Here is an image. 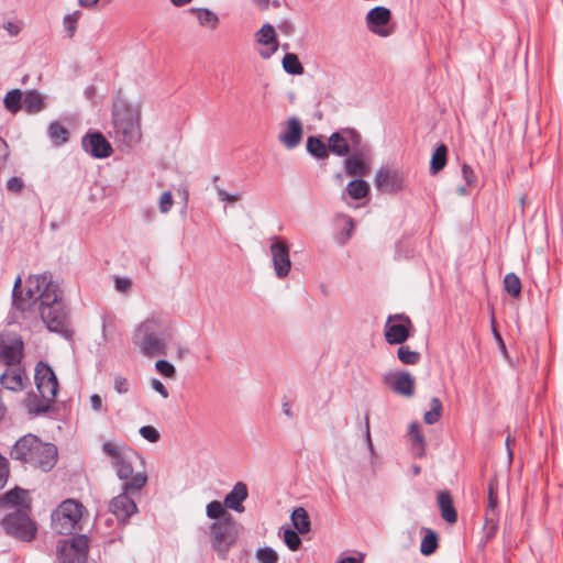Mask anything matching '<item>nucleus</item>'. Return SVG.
I'll return each mask as SVG.
<instances>
[{
    "mask_svg": "<svg viewBox=\"0 0 563 563\" xmlns=\"http://www.w3.org/2000/svg\"><path fill=\"white\" fill-rule=\"evenodd\" d=\"M298 533H299L298 531H295L291 529L284 530V542L291 551L298 550L301 544V540H300Z\"/></svg>",
    "mask_w": 563,
    "mask_h": 563,
    "instance_id": "49530a36",
    "label": "nucleus"
},
{
    "mask_svg": "<svg viewBox=\"0 0 563 563\" xmlns=\"http://www.w3.org/2000/svg\"><path fill=\"white\" fill-rule=\"evenodd\" d=\"M362 143L361 134L351 128L341 129L332 133L328 141L329 152L336 156H346L358 151Z\"/></svg>",
    "mask_w": 563,
    "mask_h": 563,
    "instance_id": "9b49d317",
    "label": "nucleus"
},
{
    "mask_svg": "<svg viewBox=\"0 0 563 563\" xmlns=\"http://www.w3.org/2000/svg\"><path fill=\"white\" fill-rule=\"evenodd\" d=\"M389 20L390 11L385 7H375L366 15L368 30L379 36H388L390 34L386 27Z\"/></svg>",
    "mask_w": 563,
    "mask_h": 563,
    "instance_id": "6ab92c4d",
    "label": "nucleus"
},
{
    "mask_svg": "<svg viewBox=\"0 0 563 563\" xmlns=\"http://www.w3.org/2000/svg\"><path fill=\"white\" fill-rule=\"evenodd\" d=\"M462 177L465 180L466 186L473 187L476 185L477 178L473 168L470 165H462Z\"/></svg>",
    "mask_w": 563,
    "mask_h": 563,
    "instance_id": "3c124183",
    "label": "nucleus"
},
{
    "mask_svg": "<svg viewBox=\"0 0 563 563\" xmlns=\"http://www.w3.org/2000/svg\"><path fill=\"white\" fill-rule=\"evenodd\" d=\"M23 341L15 333H0V363L7 366H13L21 362L23 357Z\"/></svg>",
    "mask_w": 563,
    "mask_h": 563,
    "instance_id": "ddd939ff",
    "label": "nucleus"
},
{
    "mask_svg": "<svg viewBox=\"0 0 563 563\" xmlns=\"http://www.w3.org/2000/svg\"><path fill=\"white\" fill-rule=\"evenodd\" d=\"M397 356L402 364L415 365L420 361V353L410 350L407 345H401L397 351Z\"/></svg>",
    "mask_w": 563,
    "mask_h": 563,
    "instance_id": "a19ab883",
    "label": "nucleus"
},
{
    "mask_svg": "<svg viewBox=\"0 0 563 563\" xmlns=\"http://www.w3.org/2000/svg\"><path fill=\"white\" fill-rule=\"evenodd\" d=\"M82 148L95 158H106L112 154V146L100 132L87 133L81 140Z\"/></svg>",
    "mask_w": 563,
    "mask_h": 563,
    "instance_id": "f3484780",
    "label": "nucleus"
},
{
    "mask_svg": "<svg viewBox=\"0 0 563 563\" xmlns=\"http://www.w3.org/2000/svg\"><path fill=\"white\" fill-rule=\"evenodd\" d=\"M113 388L118 394H126L130 390V383L125 377L115 376Z\"/></svg>",
    "mask_w": 563,
    "mask_h": 563,
    "instance_id": "603ef678",
    "label": "nucleus"
},
{
    "mask_svg": "<svg viewBox=\"0 0 563 563\" xmlns=\"http://www.w3.org/2000/svg\"><path fill=\"white\" fill-rule=\"evenodd\" d=\"M497 483L490 481L488 484V504L485 512L486 525L489 526V534L494 533L497 529Z\"/></svg>",
    "mask_w": 563,
    "mask_h": 563,
    "instance_id": "5701e85b",
    "label": "nucleus"
},
{
    "mask_svg": "<svg viewBox=\"0 0 563 563\" xmlns=\"http://www.w3.org/2000/svg\"><path fill=\"white\" fill-rule=\"evenodd\" d=\"M58 550L60 553L75 551L78 556H85L88 551V539L86 536H76L70 540H63L58 543Z\"/></svg>",
    "mask_w": 563,
    "mask_h": 563,
    "instance_id": "a878e982",
    "label": "nucleus"
},
{
    "mask_svg": "<svg viewBox=\"0 0 563 563\" xmlns=\"http://www.w3.org/2000/svg\"><path fill=\"white\" fill-rule=\"evenodd\" d=\"M411 320L406 314L389 316L385 324V339L389 344H402L410 336Z\"/></svg>",
    "mask_w": 563,
    "mask_h": 563,
    "instance_id": "4468645a",
    "label": "nucleus"
},
{
    "mask_svg": "<svg viewBox=\"0 0 563 563\" xmlns=\"http://www.w3.org/2000/svg\"><path fill=\"white\" fill-rule=\"evenodd\" d=\"M364 435H365V441L367 443L369 452L374 453V446H373V443H372L371 431H369V419H368V416L365 417V434Z\"/></svg>",
    "mask_w": 563,
    "mask_h": 563,
    "instance_id": "680f3d73",
    "label": "nucleus"
},
{
    "mask_svg": "<svg viewBox=\"0 0 563 563\" xmlns=\"http://www.w3.org/2000/svg\"><path fill=\"white\" fill-rule=\"evenodd\" d=\"M269 242V254L274 273L277 278L285 279L291 271L289 244L279 236H272Z\"/></svg>",
    "mask_w": 563,
    "mask_h": 563,
    "instance_id": "f8f14e48",
    "label": "nucleus"
},
{
    "mask_svg": "<svg viewBox=\"0 0 563 563\" xmlns=\"http://www.w3.org/2000/svg\"><path fill=\"white\" fill-rule=\"evenodd\" d=\"M139 432L148 442L155 443L159 440L158 431L152 426H144Z\"/></svg>",
    "mask_w": 563,
    "mask_h": 563,
    "instance_id": "8fccbe9b",
    "label": "nucleus"
},
{
    "mask_svg": "<svg viewBox=\"0 0 563 563\" xmlns=\"http://www.w3.org/2000/svg\"><path fill=\"white\" fill-rule=\"evenodd\" d=\"M515 442V439L511 438L510 435H508L506 438V446L508 449V455H509V459L511 460L512 459V450H511V444Z\"/></svg>",
    "mask_w": 563,
    "mask_h": 563,
    "instance_id": "774afa93",
    "label": "nucleus"
},
{
    "mask_svg": "<svg viewBox=\"0 0 563 563\" xmlns=\"http://www.w3.org/2000/svg\"><path fill=\"white\" fill-rule=\"evenodd\" d=\"M430 410L424 413V422L428 424H434L441 417L442 404L439 398L433 397L430 401Z\"/></svg>",
    "mask_w": 563,
    "mask_h": 563,
    "instance_id": "79ce46f5",
    "label": "nucleus"
},
{
    "mask_svg": "<svg viewBox=\"0 0 563 563\" xmlns=\"http://www.w3.org/2000/svg\"><path fill=\"white\" fill-rule=\"evenodd\" d=\"M135 493L136 492H126L125 489H122V493L110 501V510L118 520H126L136 512V504L131 498V495Z\"/></svg>",
    "mask_w": 563,
    "mask_h": 563,
    "instance_id": "a211bd4d",
    "label": "nucleus"
},
{
    "mask_svg": "<svg viewBox=\"0 0 563 563\" xmlns=\"http://www.w3.org/2000/svg\"><path fill=\"white\" fill-rule=\"evenodd\" d=\"M217 194H218L219 199L222 200V201L235 202V201H239L241 199V195L240 194L231 195V194L227 192L222 188H217Z\"/></svg>",
    "mask_w": 563,
    "mask_h": 563,
    "instance_id": "6e6d98bb",
    "label": "nucleus"
},
{
    "mask_svg": "<svg viewBox=\"0 0 563 563\" xmlns=\"http://www.w3.org/2000/svg\"><path fill=\"white\" fill-rule=\"evenodd\" d=\"M209 539L212 549L221 560H227L230 550L235 545L239 527L232 516H227L210 525Z\"/></svg>",
    "mask_w": 563,
    "mask_h": 563,
    "instance_id": "6e6552de",
    "label": "nucleus"
},
{
    "mask_svg": "<svg viewBox=\"0 0 563 563\" xmlns=\"http://www.w3.org/2000/svg\"><path fill=\"white\" fill-rule=\"evenodd\" d=\"M23 188V181L19 177H11L7 181V189L12 192H20Z\"/></svg>",
    "mask_w": 563,
    "mask_h": 563,
    "instance_id": "4d7b16f0",
    "label": "nucleus"
},
{
    "mask_svg": "<svg viewBox=\"0 0 563 563\" xmlns=\"http://www.w3.org/2000/svg\"><path fill=\"white\" fill-rule=\"evenodd\" d=\"M81 11L76 10L71 13H68L63 19L64 30L67 32V36L71 38L76 32L77 23L81 18Z\"/></svg>",
    "mask_w": 563,
    "mask_h": 563,
    "instance_id": "37998d69",
    "label": "nucleus"
},
{
    "mask_svg": "<svg viewBox=\"0 0 563 563\" xmlns=\"http://www.w3.org/2000/svg\"><path fill=\"white\" fill-rule=\"evenodd\" d=\"M174 205L173 195L170 191H164L158 201V208L162 213H167Z\"/></svg>",
    "mask_w": 563,
    "mask_h": 563,
    "instance_id": "09e8293b",
    "label": "nucleus"
},
{
    "mask_svg": "<svg viewBox=\"0 0 563 563\" xmlns=\"http://www.w3.org/2000/svg\"><path fill=\"white\" fill-rule=\"evenodd\" d=\"M23 92L20 89L8 91L3 98L4 108L15 114L22 109Z\"/></svg>",
    "mask_w": 563,
    "mask_h": 563,
    "instance_id": "2f4dec72",
    "label": "nucleus"
},
{
    "mask_svg": "<svg viewBox=\"0 0 563 563\" xmlns=\"http://www.w3.org/2000/svg\"><path fill=\"white\" fill-rule=\"evenodd\" d=\"M344 168L349 176L358 177L367 175L369 170V166L363 159L362 153L360 151H354V153L345 159Z\"/></svg>",
    "mask_w": 563,
    "mask_h": 563,
    "instance_id": "393cba45",
    "label": "nucleus"
},
{
    "mask_svg": "<svg viewBox=\"0 0 563 563\" xmlns=\"http://www.w3.org/2000/svg\"><path fill=\"white\" fill-rule=\"evenodd\" d=\"M173 340L170 324L162 318L150 317L143 320L133 331L132 343L145 357L153 358L166 355Z\"/></svg>",
    "mask_w": 563,
    "mask_h": 563,
    "instance_id": "7ed1b4c3",
    "label": "nucleus"
},
{
    "mask_svg": "<svg viewBox=\"0 0 563 563\" xmlns=\"http://www.w3.org/2000/svg\"><path fill=\"white\" fill-rule=\"evenodd\" d=\"M190 12L195 13L201 26L216 29L219 23L218 15L207 8H191Z\"/></svg>",
    "mask_w": 563,
    "mask_h": 563,
    "instance_id": "7c9ffc66",
    "label": "nucleus"
},
{
    "mask_svg": "<svg viewBox=\"0 0 563 563\" xmlns=\"http://www.w3.org/2000/svg\"><path fill=\"white\" fill-rule=\"evenodd\" d=\"M37 308L38 316L49 332L59 334L66 340H70L74 331L69 327V318L67 307L63 300V296L56 299H49Z\"/></svg>",
    "mask_w": 563,
    "mask_h": 563,
    "instance_id": "423d86ee",
    "label": "nucleus"
},
{
    "mask_svg": "<svg viewBox=\"0 0 563 563\" xmlns=\"http://www.w3.org/2000/svg\"><path fill=\"white\" fill-rule=\"evenodd\" d=\"M346 191L352 199L360 200L369 192V185L365 180L354 179L347 184Z\"/></svg>",
    "mask_w": 563,
    "mask_h": 563,
    "instance_id": "f704fd0d",
    "label": "nucleus"
},
{
    "mask_svg": "<svg viewBox=\"0 0 563 563\" xmlns=\"http://www.w3.org/2000/svg\"><path fill=\"white\" fill-rule=\"evenodd\" d=\"M26 376L21 368H7L0 376L1 385L9 390L20 391L24 388Z\"/></svg>",
    "mask_w": 563,
    "mask_h": 563,
    "instance_id": "b1692460",
    "label": "nucleus"
},
{
    "mask_svg": "<svg viewBox=\"0 0 563 563\" xmlns=\"http://www.w3.org/2000/svg\"><path fill=\"white\" fill-rule=\"evenodd\" d=\"M384 383L398 395L411 397L415 394V377L409 372L387 373Z\"/></svg>",
    "mask_w": 563,
    "mask_h": 563,
    "instance_id": "2eb2a0df",
    "label": "nucleus"
},
{
    "mask_svg": "<svg viewBox=\"0 0 563 563\" xmlns=\"http://www.w3.org/2000/svg\"><path fill=\"white\" fill-rule=\"evenodd\" d=\"M151 387L155 391H157L163 398H168V396H169L168 390L159 379L153 378L151 380Z\"/></svg>",
    "mask_w": 563,
    "mask_h": 563,
    "instance_id": "13d9d810",
    "label": "nucleus"
},
{
    "mask_svg": "<svg viewBox=\"0 0 563 563\" xmlns=\"http://www.w3.org/2000/svg\"><path fill=\"white\" fill-rule=\"evenodd\" d=\"M438 505L441 510L442 518L449 523H455L457 520V514L453 507V501L449 492L439 493Z\"/></svg>",
    "mask_w": 563,
    "mask_h": 563,
    "instance_id": "cd10ccee",
    "label": "nucleus"
},
{
    "mask_svg": "<svg viewBox=\"0 0 563 563\" xmlns=\"http://www.w3.org/2000/svg\"><path fill=\"white\" fill-rule=\"evenodd\" d=\"M409 437L412 446L417 450V454L422 456L424 452V439L420 432V426L417 422H412L409 426Z\"/></svg>",
    "mask_w": 563,
    "mask_h": 563,
    "instance_id": "4c0bfd02",
    "label": "nucleus"
},
{
    "mask_svg": "<svg viewBox=\"0 0 563 563\" xmlns=\"http://www.w3.org/2000/svg\"><path fill=\"white\" fill-rule=\"evenodd\" d=\"M307 152L317 159H327L329 157V147L322 141L321 136L311 135L307 139Z\"/></svg>",
    "mask_w": 563,
    "mask_h": 563,
    "instance_id": "c85d7f7f",
    "label": "nucleus"
},
{
    "mask_svg": "<svg viewBox=\"0 0 563 563\" xmlns=\"http://www.w3.org/2000/svg\"><path fill=\"white\" fill-rule=\"evenodd\" d=\"M9 476V464L5 457L0 454V489L3 488Z\"/></svg>",
    "mask_w": 563,
    "mask_h": 563,
    "instance_id": "864d4df0",
    "label": "nucleus"
},
{
    "mask_svg": "<svg viewBox=\"0 0 563 563\" xmlns=\"http://www.w3.org/2000/svg\"><path fill=\"white\" fill-rule=\"evenodd\" d=\"M82 505L74 499H66L52 512V528L62 536L71 534L79 526Z\"/></svg>",
    "mask_w": 563,
    "mask_h": 563,
    "instance_id": "1a4fd4ad",
    "label": "nucleus"
},
{
    "mask_svg": "<svg viewBox=\"0 0 563 563\" xmlns=\"http://www.w3.org/2000/svg\"><path fill=\"white\" fill-rule=\"evenodd\" d=\"M54 296L57 299L63 296V291L51 273L30 275L24 287L21 276H18L12 289V306L14 310L24 314L32 306L38 307L45 301L49 302Z\"/></svg>",
    "mask_w": 563,
    "mask_h": 563,
    "instance_id": "f257e3e1",
    "label": "nucleus"
},
{
    "mask_svg": "<svg viewBox=\"0 0 563 563\" xmlns=\"http://www.w3.org/2000/svg\"><path fill=\"white\" fill-rule=\"evenodd\" d=\"M448 148L444 144L438 146L431 157L430 173L432 175L438 174L446 165Z\"/></svg>",
    "mask_w": 563,
    "mask_h": 563,
    "instance_id": "72a5a7b5",
    "label": "nucleus"
},
{
    "mask_svg": "<svg viewBox=\"0 0 563 563\" xmlns=\"http://www.w3.org/2000/svg\"><path fill=\"white\" fill-rule=\"evenodd\" d=\"M34 378L40 397L29 394L25 399V407L30 413L38 416L51 409L59 385L53 368L44 362L36 364Z\"/></svg>",
    "mask_w": 563,
    "mask_h": 563,
    "instance_id": "39448f33",
    "label": "nucleus"
},
{
    "mask_svg": "<svg viewBox=\"0 0 563 563\" xmlns=\"http://www.w3.org/2000/svg\"><path fill=\"white\" fill-rule=\"evenodd\" d=\"M3 29L9 32L10 35L15 36L20 33V27L13 22H5Z\"/></svg>",
    "mask_w": 563,
    "mask_h": 563,
    "instance_id": "0e129e2a",
    "label": "nucleus"
},
{
    "mask_svg": "<svg viewBox=\"0 0 563 563\" xmlns=\"http://www.w3.org/2000/svg\"><path fill=\"white\" fill-rule=\"evenodd\" d=\"M47 132H48V136H49L51 141L57 146H59L68 141L69 132L59 122H52L48 125Z\"/></svg>",
    "mask_w": 563,
    "mask_h": 563,
    "instance_id": "473e14b6",
    "label": "nucleus"
},
{
    "mask_svg": "<svg viewBox=\"0 0 563 563\" xmlns=\"http://www.w3.org/2000/svg\"><path fill=\"white\" fill-rule=\"evenodd\" d=\"M224 505L218 500L209 503L206 507V514L210 519L221 520L227 516H231L225 512Z\"/></svg>",
    "mask_w": 563,
    "mask_h": 563,
    "instance_id": "c03bdc74",
    "label": "nucleus"
},
{
    "mask_svg": "<svg viewBox=\"0 0 563 563\" xmlns=\"http://www.w3.org/2000/svg\"><path fill=\"white\" fill-rule=\"evenodd\" d=\"M10 455L13 460L47 472L56 464L57 449L52 443H44L37 437L27 434L15 442Z\"/></svg>",
    "mask_w": 563,
    "mask_h": 563,
    "instance_id": "20e7f679",
    "label": "nucleus"
},
{
    "mask_svg": "<svg viewBox=\"0 0 563 563\" xmlns=\"http://www.w3.org/2000/svg\"><path fill=\"white\" fill-rule=\"evenodd\" d=\"M302 133L301 121L297 117H291L286 121V129L278 139L287 150H294L300 144Z\"/></svg>",
    "mask_w": 563,
    "mask_h": 563,
    "instance_id": "aec40b11",
    "label": "nucleus"
},
{
    "mask_svg": "<svg viewBox=\"0 0 563 563\" xmlns=\"http://www.w3.org/2000/svg\"><path fill=\"white\" fill-rule=\"evenodd\" d=\"M255 558L260 563H278L279 562V555L278 553L269 548L264 547L256 550Z\"/></svg>",
    "mask_w": 563,
    "mask_h": 563,
    "instance_id": "a18cd8bd",
    "label": "nucleus"
},
{
    "mask_svg": "<svg viewBox=\"0 0 563 563\" xmlns=\"http://www.w3.org/2000/svg\"><path fill=\"white\" fill-rule=\"evenodd\" d=\"M90 406L91 409L96 412L106 411V408L103 407L102 398L98 394H93L90 396Z\"/></svg>",
    "mask_w": 563,
    "mask_h": 563,
    "instance_id": "bf43d9fd",
    "label": "nucleus"
},
{
    "mask_svg": "<svg viewBox=\"0 0 563 563\" xmlns=\"http://www.w3.org/2000/svg\"><path fill=\"white\" fill-rule=\"evenodd\" d=\"M178 194L181 196L183 201L186 206L188 202V197H189V192H188L187 188H185V187L179 188Z\"/></svg>",
    "mask_w": 563,
    "mask_h": 563,
    "instance_id": "338daca9",
    "label": "nucleus"
},
{
    "mask_svg": "<svg viewBox=\"0 0 563 563\" xmlns=\"http://www.w3.org/2000/svg\"><path fill=\"white\" fill-rule=\"evenodd\" d=\"M283 68L287 74L301 75L303 74V66L299 62V58L294 53H286L283 58Z\"/></svg>",
    "mask_w": 563,
    "mask_h": 563,
    "instance_id": "e433bc0d",
    "label": "nucleus"
},
{
    "mask_svg": "<svg viewBox=\"0 0 563 563\" xmlns=\"http://www.w3.org/2000/svg\"><path fill=\"white\" fill-rule=\"evenodd\" d=\"M438 548V536L434 531L428 530L420 544V552L423 555H431Z\"/></svg>",
    "mask_w": 563,
    "mask_h": 563,
    "instance_id": "58836bf2",
    "label": "nucleus"
},
{
    "mask_svg": "<svg viewBox=\"0 0 563 563\" xmlns=\"http://www.w3.org/2000/svg\"><path fill=\"white\" fill-rule=\"evenodd\" d=\"M345 220V228H344V239L343 243H345L352 235V231L354 230V221L351 217H343Z\"/></svg>",
    "mask_w": 563,
    "mask_h": 563,
    "instance_id": "052dcab7",
    "label": "nucleus"
},
{
    "mask_svg": "<svg viewBox=\"0 0 563 563\" xmlns=\"http://www.w3.org/2000/svg\"><path fill=\"white\" fill-rule=\"evenodd\" d=\"M155 368L165 377L172 378L176 374L175 366L166 360H158Z\"/></svg>",
    "mask_w": 563,
    "mask_h": 563,
    "instance_id": "de8ad7c7",
    "label": "nucleus"
},
{
    "mask_svg": "<svg viewBox=\"0 0 563 563\" xmlns=\"http://www.w3.org/2000/svg\"><path fill=\"white\" fill-rule=\"evenodd\" d=\"M256 37L260 44L268 46V48L261 51L260 55L263 58H269L278 48L274 27L268 23L264 24L256 33Z\"/></svg>",
    "mask_w": 563,
    "mask_h": 563,
    "instance_id": "4be33fe9",
    "label": "nucleus"
},
{
    "mask_svg": "<svg viewBox=\"0 0 563 563\" xmlns=\"http://www.w3.org/2000/svg\"><path fill=\"white\" fill-rule=\"evenodd\" d=\"M249 490L246 484L238 482L230 493L227 494L223 500V505L228 509H232L236 512H243V501L247 498Z\"/></svg>",
    "mask_w": 563,
    "mask_h": 563,
    "instance_id": "412c9836",
    "label": "nucleus"
},
{
    "mask_svg": "<svg viewBox=\"0 0 563 563\" xmlns=\"http://www.w3.org/2000/svg\"><path fill=\"white\" fill-rule=\"evenodd\" d=\"M27 492L22 488H14L9 492H7L3 496V501L7 505L12 506H25L27 503Z\"/></svg>",
    "mask_w": 563,
    "mask_h": 563,
    "instance_id": "c9c22d12",
    "label": "nucleus"
},
{
    "mask_svg": "<svg viewBox=\"0 0 563 563\" xmlns=\"http://www.w3.org/2000/svg\"><path fill=\"white\" fill-rule=\"evenodd\" d=\"M291 522L295 529L300 534H306L310 531V519L308 512L302 507L296 508L291 514Z\"/></svg>",
    "mask_w": 563,
    "mask_h": 563,
    "instance_id": "c756f323",
    "label": "nucleus"
},
{
    "mask_svg": "<svg viewBox=\"0 0 563 563\" xmlns=\"http://www.w3.org/2000/svg\"><path fill=\"white\" fill-rule=\"evenodd\" d=\"M114 139L125 146H132L141 140L139 114L129 107L114 108L112 113Z\"/></svg>",
    "mask_w": 563,
    "mask_h": 563,
    "instance_id": "0eeeda50",
    "label": "nucleus"
},
{
    "mask_svg": "<svg viewBox=\"0 0 563 563\" xmlns=\"http://www.w3.org/2000/svg\"><path fill=\"white\" fill-rule=\"evenodd\" d=\"M1 526L5 533L24 542L34 539L37 527L30 518L27 510L18 509L8 514L1 521Z\"/></svg>",
    "mask_w": 563,
    "mask_h": 563,
    "instance_id": "9d476101",
    "label": "nucleus"
},
{
    "mask_svg": "<svg viewBox=\"0 0 563 563\" xmlns=\"http://www.w3.org/2000/svg\"><path fill=\"white\" fill-rule=\"evenodd\" d=\"M114 285L118 291L128 292L131 289L132 280L128 277H117Z\"/></svg>",
    "mask_w": 563,
    "mask_h": 563,
    "instance_id": "5fc2aeb1",
    "label": "nucleus"
},
{
    "mask_svg": "<svg viewBox=\"0 0 563 563\" xmlns=\"http://www.w3.org/2000/svg\"><path fill=\"white\" fill-rule=\"evenodd\" d=\"M44 107V98L38 91L27 90L23 93L22 108L29 114L38 113Z\"/></svg>",
    "mask_w": 563,
    "mask_h": 563,
    "instance_id": "bb28decb",
    "label": "nucleus"
},
{
    "mask_svg": "<svg viewBox=\"0 0 563 563\" xmlns=\"http://www.w3.org/2000/svg\"><path fill=\"white\" fill-rule=\"evenodd\" d=\"M102 452L111 459L117 476L123 481L122 489L140 492L146 485L147 474L139 454L113 442H104Z\"/></svg>",
    "mask_w": 563,
    "mask_h": 563,
    "instance_id": "f03ea898",
    "label": "nucleus"
},
{
    "mask_svg": "<svg viewBox=\"0 0 563 563\" xmlns=\"http://www.w3.org/2000/svg\"><path fill=\"white\" fill-rule=\"evenodd\" d=\"M100 0H78V4L81 8L90 9L98 4Z\"/></svg>",
    "mask_w": 563,
    "mask_h": 563,
    "instance_id": "69168bd1",
    "label": "nucleus"
},
{
    "mask_svg": "<svg viewBox=\"0 0 563 563\" xmlns=\"http://www.w3.org/2000/svg\"><path fill=\"white\" fill-rule=\"evenodd\" d=\"M365 555L360 553L358 556H344L341 558L336 563H363Z\"/></svg>",
    "mask_w": 563,
    "mask_h": 563,
    "instance_id": "e2e57ef3",
    "label": "nucleus"
},
{
    "mask_svg": "<svg viewBox=\"0 0 563 563\" xmlns=\"http://www.w3.org/2000/svg\"><path fill=\"white\" fill-rule=\"evenodd\" d=\"M505 290L512 297H518L521 292V282L515 273H508L504 278Z\"/></svg>",
    "mask_w": 563,
    "mask_h": 563,
    "instance_id": "ea45409f",
    "label": "nucleus"
},
{
    "mask_svg": "<svg viewBox=\"0 0 563 563\" xmlns=\"http://www.w3.org/2000/svg\"><path fill=\"white\" fill-rule=\"evenodd\" d=\"M375 186L383 192L394 194L404 189L405 179L399 170L380 168L375 177Z\"/></svg>",
    "mask_w": 563,
    "mask_h": 563,
    "instance_id": "dca6fc26",
    "label": "nucleus"
}]
</instances>
